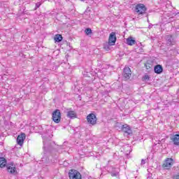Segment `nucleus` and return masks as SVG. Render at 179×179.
<instances>
[{
    "label": "nucleus",
    "instance_id": "obj_1",
    "mask_svg": "<svg viewBox=\"0 0 179 179\" xmlns=\"http://www.w3.org/2000/svg\"><path fill=\"white\" fill-rule=\"evenodd\" d=\"M52 138V134H51L50 130H46V131L43 134V149H47L48 148V145L47 143Z\"/></svg>",
    "mask_w": 179,
    "mask_h": 179
},
{
    "label": "nucleus",
    "instance_id": "obj_2",
    "mask_svg": "<svg viewBox=\"0 0 179 179\" xmlns=\"http://www.w3.org/2000/svg\"><path fill=\"white\" fill-rule=\"evenodd\" d=\"M106 170L110 173L112 177H118L120 176V169L114 168L113 166L107 165Z\"/></svg>",
    "mask_w": 179,
    "mask_h": 179
},
{
    "label": "nucleus",
    "instance_id": "obj_3",
    "mask_svg": "<svg viewBox=\"0 0 179 179\" xmlns=\"http://www.w3.org/2000/svg\"><path fill=\"white\" fill-rule=\"evenodd\" d=\"M52 118L56 124H59L61 122V110L59 109H56L52 115Z\"/></svg>",
    "mask_w": 179,
    "mask_h": 179
},
{
    "label": "nucleus",
    "instance_id": "obj_4",
    "mask_svg": "<svg viewBox=\"0 0 179 179\" xmlns=\"http://www.w3.org/2000/svg\"><path fill=\"white\" fill-rule=\"evenodd\" d=\"M69 177L70 179H82L80 173L75 169H71L69 172Z\"/></svg>",
    "mask_w": 179,
    "mask_h": 179
},
{
    "label": "nucleus",
    "instance_id": "obj_5",
    "mask_svg": "<svg viewBox=\"0 0 179 179\" xmlns=\"http://www.w3.org/2000/svg\"><path fill=\"white\" fill-rule=\"evenodd\" d=\"M173 163L174 160L173 159V158H167L166 159H165L162 167L163 169H164V170H170V169H171V167L173 166Z\"/></svg>",
    "mask_w": 179,
    "mask_h": 179
},
{
    "label": "nucleus",
    "instance_id": "obj_6",
    "mask_svg": "<svg viewBox=\"0 0 179 179\" xmlns=\"http://www.w3.org/2000/svg\"><path fill=\"white\" fill-rule=\"evenodd\" d=\"M135 10L138 15H145L146 13V6L143 3H139L136 6Z\"/></svg>",
    "mask_w": 179,
    "mask_h": 179
},
{
    "label": "nucleus",
    "instance_id": "obj_7",
    "mask_svg": "<svg viewBox=\"0 0 179 179\" xmlns=\"http://www.w3.org/2000/svg\"><path fill=\"white\" fill-rule=\"evenodd\" d=\"M87 121L91 125H96L97 122V117L94 113H90L87 116Z\"/></svg>",
    "mask_w": 179,
    "mask_h": 179
},
{
    "label": "nucleus",
    "instance_id": "obj_8",
    "mask_svg": "<svg viewBox=\"0 0 179 179\" xmlns=\"http://www.w3.org/2000/svg\"><path fill=\"white\" fill-rule=\"evenodd\" d=\"M132 75V71L129 67H124L123 69L122 76L124 79H129Z\"/></svg>",
    "mask_w": 179,
    "mask_h": 179
},
{
    "label": "nucleus",
    "instance_id": "obj_9",
    "mask_svg": "<svg viewBox=\"0 0 179 179\" xmlns=\"http://www.w3.org/2000/svg\"><path fill=\"white\" fill-rule=\"evenodd\" d=\"M25 139H26L25 134L23 133V134L19 135L17 138V145H20V146H23V143H24Z\"/></svg>",
    "mask_w": 179,
    "mask_h": 179
},
{
    "label": "nucleus",
    "instance_id": "obj_10",
    "mask_svg": "<svg viewBox=\"0 0 179 179\" xmlns=\"http://www.w3.org/2000/svg\"><path fill=\"white\" fill-rule=\"evenodd\" d=\"M117 41V36H115V32H112L110 34L108 43L110 45H114Z\"/></svg>",
    "mask_w": 179,
    "mask_h": 179
},
{
    "label": "nucleus",
    "instance_id": "obj_11",
    "mask_svg": "<svg viewBox=\"0 0 179 179\" xmlns=\"http://www.w3.org/2000/svg\"><path fill=\"white\" fill-rule=\"evenodd\" d=\"M166 40L167 45H174V44H176V39L173 38V35H167Z\"/></svg>",
    "mask_w": 179,
    "mask_h": 179
},
{
    "label": "nucleus",
    "instance_id": "obj_12",
    "mask_svg": "<svg viewBox=\"0 0 179 179\" xmlns=\"http://www.w3.org/2000/svg\"><path fill=\"white\" fill-rule=\"evenodd\" d=\"M122 132H124V134H127V135H131V134H132V130L131 129V127L127 124L122 125Z\"/></svg>",
    "mask_w": 179,
    "mask_h": 179
},
{
    "label": "nucleus",
    "instance_id": "obj_13",
    "mask_svg": "<svg viewBox=\"0 0 179 179\" xmlns=\"http://www.w3.org/2000/svg\"><path fill=\"white\" fill-rule=\"evenodd\" d=\"M171 140L172 141L173 145L179 146V134L173 135Z\"/></svg>",
    "mask_w": 179,
    "mask_h": 179
},
{
    "label": "nucleus",
    "instance_id": "obj_14",
    "mask_svg": "<svg viewBox=\"0 0 179 179\" xmlns=\"http://www.w3.org/2000/svg\"><path fill=\"white\" fill-rule=\"evenodd\" d=\"M154 71L155 73L160 75V73L163 72V66H162L160 64L155 66L154 68Z\"/></svg>",
    "mask_w": 179,
    "mask_h": 179
},
{
    "label": "nucleus",
    "instance_id": "obj_15",
    "mask_svg": "<svg viewBox=\"0 0 179 179\" xmlns=\"http://www.w3.org/2000/svg\"><path fill=\"white\" fill-rule=\"evenodd\" d=\"M67 117L68 118H71V120H73V118H76L77 115L73 110L67 111Z\"/></svg>",
    "mask_w": 179,
    "mask_h": 179
},
{
    "label": "nucleus",
    "instance_id": "obj_16",
    "mask_svg": "<svg viewBox=\"0 0 179 179\" xmlns=\"http://www.w3.org/2000/svg\"><path fill=\"white\" fill-rule=\"evenodd\" d=\"M126 43L128 45H135L136 44V41L132 39V37H129L126 40Z\"/></svg>",
    "mask_w": 179,
    "mask_h": 179
},
{
    "label": "nucleus",
    "instance_id": "obj_17",
    "mask_svg": "<svg viewBox=\"0 0 179 179\" xmlns=\"http://www.w3.org/2000/svg\"><path fill=\"white\" fill-rule=\"evenodd\" d=\"M7 170L10 174H15V173H16V167L15 166H8Z\"/></svg>",
    "mask_w": 179,
    "mask_h": 179
},
{
    "label": "nucleus",
    "instance_id": "obj_18",
    "mask_svg": "<svg viewBox=\"0 0 179 179\" xmlns=\"http://www.w3.org/2000/svg\"><path fill=\"white\" fill-rule=\"evenodd\" d=\"M6 166V159L5 157H0V167H5Z\"/></svg>",
    "mask_w": 179,
    "mask_h": 179
},
{
    "label": "nucleus",
    "instance_id": "obj_19",
    "mask_svg": "<svg viewBox=\"0 0 179 179\" xmlns=\"http://www.w3.org/2000/svg\"><path fill=\"white\" fill-rule=\"evenodd\" d=\"M55 41L57 43H61V41H62V35H61V34H57V35H55Z\"/></svg>",
    "mask_w": 179,
    "mask_h": 179
},
{
    "label": "nucleus",
    "instance_id": "obj_20",
    "mask_svg": "<svg viewBox=\"0 0 179 179\" xmlns=\"http://www.w3.org/2000/svg\"><path fill=\"white\" fill-rule=\"evenodd\" d=\"M85 33L87 36H90V34H92V29L90 28H87L85 30Z\"/></svg>",
    "mask_w": 179,
    "mask_h": 179
},
{
    "label": "nucleus",
    "instance_id": "obj_21",
    "mask_svg": "<svg viewBox=\"0 0 179 179\" xmlns=\"http://www.w3.org/2000/svg\"><path fill=\"white\" fill-rule=\"evenodd\" d=\"M111 45H110V43L108 42V43H106L104 45L103 48H104V50H106V51H109L110 47Z\"/></svg>",
    "mask_w": 179,
    "mask_h": 179
},
{
    "label": "nucleus",
    "instance_id": "obj_22",
    "mask_svg": "<svg viewBox=\"0 0 179 179\" xmlns=\"http://www.w3.org/2000/svg\"><path fill=\"white\" fill-rule=\"evenodd\" d=\"M40 6H41V3H40V2L36 3V5H35L34 10H37V9H38V8Z\"/></svg>",
    "mask_w": 179,
    "mask_h": 179
},
{
    "label": "nucleus",
    "instance_id": "obj_23",
    "mask_svg": "<svg viewBox=\"0 0 179 179\" xmlns=\"http://www.w3.org/2000/svg\"><path fill=\"white\" fill-rule=\"evenodd\" d=\"M150 79V77H149V76H148V75H145L143 77V78H142V80H143V81H145V80H149Z\"/></svg>",
    "mask_w": 179,
    "mask_h": 179
},
{
    "label": "nucleus",
    "instance_id": "obj_24",
    "mask_svg": "<svg viewBox=\"0 0 179 179\" xmlns=\"http://www.w3.org/2000/svg\"><path fill=\"white\" fill-rule=\"evenodd\" d=\"M57 149H58L59 153H62V151H61V149H65V147H64V145H59V146L57 148Z\"/></svg>",
    "mask_w": 179,
    "mask_h": 179
},
{
    "label": "nucleus",
    "instance_id": "obj_25",
    "mask_svg": "<svg viewBox=\"0 0 179 179\" xmlns=\"http://www.w3.org/2000/svg\"><path fill=\"white\" fill-rule=\"evenodd\" d=\"M173 179H179V174L174 175Z\"/></svg>",
    "mask_w": 179,
    "mask_h": 179
},
{
    "label": "nucleus",
    "instance_id": "obj_26",
    "mask_svg": "<svg viewBox=\"0 0 179 179\" xmlns=\"http://www.w3.org/2000/svg\"><path fill=\"white\" fill-rule=\"evenodd\" d=\"M146 163V162L145 161V159H141V166H143V164H145Z\"/></svg>",
    "mask_w": 179,
    "mask_h": 179
},
{
    "label": "nucleus",
    "instance_id": "obj_27",
    "mask_svg": "<svg viewBox=\"0 0 179 179\" xmlns=\"http://www.w3.org/2000/svg\"><path fill=\"white\" fill-rule=\"evenodd\" d=\"M145 68H146L147 69H149V68H148V65H146V64H145Z\"/></svg>",
    "mask_w": 179,
    "mask_h": 179
},
{
    "label": "nucleus",
    "instance_id": "obj_28",
    "mask_svg": "<svg viewBox=\"0 0 179 179\" xmlns=\"http://www.w3.org/2000/svg\"><path fill=\"white\" fill-rule=\"evenodd\" d=\"M42 159H43L42 161L44 162V157H43Z\"/></svg>",
    "mask_w": 179,
    "mask_h": 179
},
{
    "label": "nucleus",
    "instance_id": "obj_29",
    "mask_svg": "<svg viewBox=\"0 0 179 179\" xmlns=\"http://www.w3.org/2000/svg\"><path fill=\"white\" fill-rule=\"evenodd\" d=\"M148 68H150V66H148Z\"/></svg>",
    "mask_w": 179,
    "mask_h": 179
},
{
    "label": "nucleus",
    "instance_id": "obj_30",
    "mask_svg": "<svg viewBox=\"0 0 179 179\" xmlns=\"http://www.w3.org/2000/svg\"><path fill=\"white\" fill-rule=\"evenodd\" d=\"M148 68H150V66H148Z\"/></svg>",
    "mask_w": 179,
    "mask_h": 179
},
{
    "label": "nucleus",
    "instance_id": "obj_31",
    "mask_svg": "<svg viewBox=\"0 0 179 179\" xmlns=\"http://www.w3.org/2000/svg\"><path fill=\"white\" fill-rule=\"evenodd\" d=\"M81 1H85V0H81Z\"/></svg>",
    "mask_w": 179,
    "mask_h": 179
}]
</instances>
